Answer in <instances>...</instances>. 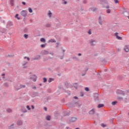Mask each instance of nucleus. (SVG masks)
Here are the masks:
<instances>
[{
    "label": "nucleus",
    "instance_id": "nucleus-11",
    "mask_svg": "<svg viewBox=\"0 0 129 129\" xmlns=\"http://www.w3.org/2000/svg\"><path fill=\"white\" fill-rule=\"evenodd\" d=\"M39 93L36 92H32V97H36V96H39Z\"/></svg>",
    "mask_w": 129,
    "mask_h": 129
},
{
    "label": "nucleus",
    "instance_id": "nucleus-46",
    "mask_svg": "<svg viewBox=\"0 0 129 129\" xmlns=\"http://www.w3.org/2000/svg\"><path fill=\"white\" fill-rule=\"evenodd\" d=\"M45 27L46 28H50V27H51V24H46V25H45Z\"/></svg>",
    "mask_w": 129,
    "mask_h": 129
},
{
    "label": "nucleus",
    "instance_id": "nucleus-34",
    "mask_svg": "<svg viewBox=\"0 0 129 129\" xmlns=\"http://www.w3.org/2000/svg\"><path fill=\"white\" fill-rule=\"evenodd\" d=\"M101 126H102V127H106V126H107V125H106L103 123H101Z\"/></svg>",
    "mask_w": 129,
    "mask_h": 129
},
{
    "label": "nucleus",
    "instance_id": "nucleus-30",
    "mask_svg": "<svg viewBox=\"0 0 129 129\" xmlns=\"http://www.w3.org/2000/svg\"><path fill=\"white\" fill-rule=\"evenodd\" d=\"M24 38H25V39H28V38H29V35L27 34H25L23 35Z\"/></svg>",
    "mask_w": 129,
    "mask_h": 129
},
{
    "label": "nucleus",
    "instance_id": "nucleus-40",
    "mask_svg": "<svg viewBox=\"0 0 129 129\" xmlns=\"http://www.w3.org/2000/svg\"><path fill=\"white\" fill-rule=\"evenodd\" d=\"M28 61H24L23 63H22V66H25V65H27L28 64Z\"/></svg>",
    "mask_w": 129,
    "mask_h": 129
},
{
    "label": "nucleus",
    "instance_id": "nucleus-54",
    "mask_svg": "<svg viewBox=\"0 0 129 129\" xmlns=\"http://www.w3.org/2000/svg\"><path fill=\"white\" fill-rule=\"evenodd\" d=\"M63 2V5H67V1H65V0H62Z\"/></svg>",
    "mask_w": 129,
    "mask_h": 129
},
{
    "label": "nucleus",
    "instance_id": "nucleus-51",
    "mask_svg": "<svg viewBox=\"0 0 129 129\" xmlns=\"http://www.w3.org/2000/svg\"><path fill=\"white\" fill-rule=\"evenodd\" d=\"M114 2L115 3V4H118L119 3L118 0H114Z\"/></svg>",
    "mask_w": 129,
    "mask_h": 129
},
{
    "label": "nucleus",
    "instance_id": "nucleus-37",
    "mask_svg": "<svg viewBox=\"0 0 129 129\" xmlns=\"http://www.w3.org/2000/svg\"><path fill=\"white\" fill-rule=\"evenodd\" d=\"M28 12H29V13H33V10L32 9V8L29 7L28 8Z\"/></svg>",
    "mask_w": 129,
    "mask_h": 129
},
{
    "label": "nucleus",
    "instance_id": "nucleus-31",
    "mask_svg": "<svg viewBox=\"0 0 129 129\" xmlns=\"http://www.w3.org/2000/svg\"><path fill=\"white\" fill-rule=\"evenodd\" d=\"M117 99H118V100H119V101H121V100L123 99V98L120 96H118Z\"/></svg>",
    "mask_w": 129,
    "mask_h": 129
},
{
    "label": "nucleus",
    "instance_id": "nucleus-57",
    "mask_svg": "<svg viewBox=\"0 0 129 129\" xmlns=\"http://www.w3.org/2000/svg\"><path fill=\"white\" fill-rule=\"evenodd\" d=\"M43 109H44V110H45V111H47L48 108H47L46 107H44Z\"/></svg>",
    "mask_w": 129,
    "mask_h": 129
},
{
    "label": "nucleus",
    "instance_id": "nucleus-17",
    "mask_svg": "<svg viewBox=\"0 0 129 129\" xmlns=\"http://www.w3.org/2000/svg\"><path fill=\"white\" fill-rule=\"evenodd\" d=\"M44 99L46 100L45 102H48L49 100H50L51 97L50 96L46 97V98H44Z\"/></svg>",
    "mask_w": 129,
    "mask_h": 129
},
{
    "label": "nucleus",
    "instance_id": "nucleus-53",
    "mask_svg": "<svg viewBox=\"0 0 129 129\" xmlns=\"http://www.w3.org/2000/svg\"><path fill=\"white\" fill-rule=\"evenodd\" d=\"M88 34L89 35H91V29L89 30V31L88 32Z\"/></svg>",
    "mask_w": 129,
    "mask_h": 129
},
{
    "label": "nucleus",
    "instance_id": "nucleus-26",
    "mask_svg": "<svg viewBox=\"0 0 129 129\" xmlns=\"http://www.w3.org/2000/svg\"><path fill=\"white\" fill-rule=\"evenodd\" d=\"M54 80H55L54 79L52 78H49V80H48V82H49V83H51V82L54 81Z\"/></svg>",
    "mask_w": 129,
    "mask_h": 129
},
{
    "label": "nucleus",
    "instance_id": "nucleus-3",
    "mask_svg": "<svg viewBox=\"0 0 129 129\" xmlns=\"http://www.w3.org/2000/svg\"><path fill=\"white\" fill-rule=\"evenodd\" d=\"M94 99L95 101H98L99 100L98 93L94 94Z\"/></svg>",
    "mask_w": 129,
    "mask_h": 129
},
{
    "label": "nucleus",
    "instance_id": "nucleus-21",
    "mask_svg": "<svg viewBox=\"0 0 129 129\" xmlns=\"http://www.w3.org/2000/svg\"><path fill=\"white\" fill-rule=\"evenodd\" d=\"M98 22L100 25H102V21H101V16H99L98 19Z\"/></svg>",
    "mask_w": 129,
    "mask_h": 129
},
{
    "label": "nucleus",
    "instance_id": "nucleus-59",
    "mask_svg": "<svg viewBox=\"0 0 129 129\" xmlns=\"http://www.w3.org/2000/svg\"><path fill=\"white\" fill-rule=\"evenodd\" d=\"M6 76V74H2V76H3V79H5V76Z\"/></svg>",
    "mask_w": 129,
    "mask_h": 129
},
{
    "label": "nucleus",
    "instance_id": "nucleus-43",
    "mask_svg": "<svg viewBox=\"0 0 129 129\" xmlns=\"http://www.w3.org/2000/svg\"><path fill=\"white\" fill-rule=\"evenodd\" d=\"M20 89L25 88L26 87V86L25 85H20Z\"/></svg>",
    "mask_w": 129,
    "mask_h": 129
},
{
    "label": "nucleus",
    "instance_id": "nucleus-45",
    "mask_svg": "<svg viewBox=\"0 0 129 129\" xmlns=\"http://www.w3.org/2000/svg\"><path fill=\"white\" fill-rule=\"evenodd\" d=\"M85 91H87V92L90 91V90L89 89V88H88V87L85 88Z\"/></svg>",
    "mask_w": 129,
    "mask_h": 129
},
{
    "label": "nucleus",
    "instance_id": "nucleus-63",
    "mask_svg": "<svg viewBox=\"0 0 129 129\" xmlns=\"http://www.w3.org/2000/svg\"><path fill=\"white\" fill-rule=\"evenodd\" d=\"M74 99H78V97L77 96H74Z\"/></svg>",
    "mask_w": 129,
    "mask_h": 129
},
{
    "label": "nucleus",
    "instance_id": "nucleus-60",
    "mask_svg": "<svg viewBox=\"0 0 129 129\" xmlns=\"http://www.w3.org/2000/svg\"><path fill=\"white\" fill-rule=\"evenodd\" d=\"M22 5H23V6H26V2H22Z\"/></svg>",
    "mask_w": 129,
    "mask_h": 129
},
{
    "label": "nucleus",
    "instance_id": "nucleus-58",
    "mask_svg": "<svg viewBox=\"0 0 129 129\" xmlns=\"http://www.w3.org/2000/svg\"><path fill=\"white\" fill-rule=\"evenodd\" d=\"M31 108L32 109H35V106H34V105H31Z\"/></svg>",
    "mask_w": 129,
    "mask_h": 129
},
{
    "label": "nucleus",
    "instance_id": "nucleus-42",
    "mask_svg": "<svg viewBox=\"0 0 129 129\" xmlns=\"http://www.w3.org/2000/svg\"><path fill=\"white\" fill-rule=\"evenodd\" d=\"M47 92H48V93H51L52 92V90H51V89H47Z\"/></svg>",
    "mask_w": 129,
    "mask_h": 129
},
{
    "label": "nucleus",
    "instance_id": "nucleus-18",
    "mask_svg": "<svg viewBox=\"0 0 129 129\" xmlns=\"http://www.w3.org/2000/svg\"><path fill=\"white\" fill-rule=\"evenodd\" d=\"M89 114H94L95 113V111H94V109H92L89 112Z\"/></svg>",
    "mask_w": 129,
    "mask_h": 129
},
{
    "label": "nucleus",
    "instance_id": "nucleus-55",
    "mask_svg": "<svg viewBox=\"0 0 129 129\" xmlns=\"http://www.w3.org/2000/svg\"><path fill=\"white\" fill-rule=\"evenodd\" d=\"M64 55H65V53H63L62 55L60 57L61 60H63V58H64Z\"/></svg>",
    "mask_w": 129,
    "mask_h": 129
},
{
    "label": "nucleus",
    "instance_id": "nucleus-5",
    "mask_svg": "<svg viewBox=\"0 0 129 129\" xmlns=\"http://www.w3.org/2000/svg\"><path fill=\"white\" fill-rule=\"evenodd\" d=\"M37 78H38V77H37L36 75H33L30 78V79H32L34 82H36L37 81Z\"/></svg>",
    "mask_w": 129,
    "mask_h": 129
},
{
    "label": "nucleus",
    "instance_id": "nucleus-16",
    "mask_svg": "<svg viewBox=\"0 0 129 129\" xmlns=\"http://www.w3.org/2000/svg\"><path fill=\"white\" fill-rule=\"evenodd\" d=\"M125 52H129V47L127 45L125 46V47L123 49Z\"/></svg>",
    "mask_w": 129,
    "mask_h": 129
},
{
    "label": "nucleus",
    "instance_id": "nucleus-25",
    "mask_svg": "<svg viewBox=\"0 0 129 129\" xmlns=\"http://www.w3.org/2000/svg\"><path fill=\"white\" fill-rule=\"evenodd\" d=\"M6 111L9 113H11V112H13V110L11 108H8L6 109Z\"/></svg>",
    "mask_w": 129,
    "mask_h": 129
},
{
    "label": "nucleus",
    "instance_id": "nucleus-32",
    "mask_svg": "<svg viewBox=\"0 0 129 129\" xmlns=\"http://www.w3.org/2000/svg\"><path fill=\"white\" fill-rule=\"evenodd\" d=\"M116 103H117V101H114L112 102L111 104H112V105H115V104H116Z\"/></svg>",
    "mask_w": 129,
    "mask_h": 129
},
{
    "label": "nucleus",
    "instance_id": "nucleus-15",
    "mask_svg": "<svg viewBox=\"0 0 129 129\" xmlns=\"http://www.w3.org/2000/svg\"><path fill=\"white\" fill-rule=\"evenodd\" d=\"M12 26H14V24H13V22L9 21L7 24V26L12 27Z\"/></svg>",
    "mask_w": 129,
    "mask_h": 129
},
{
    "label": "nucleus",
    "instance_id": "nucleus-62",
    "mask_svg": "<svg viewBox=\"0 0 129 129\" xmlns=\"http://www.w3.org/2000/svg\"><path fill=\"white\" fill-rule=\"evenodd\" d=\"M100 2H101V3H105V0H99Z\"/></svg>",
    "mask_w": 129,
    "mask_h": 129
},
{
    "label": "nucleus",
    "instance_id": "nucleus-9",
    "mask_svg": "<svg viewBox=\"0 0 129 129\" xmlns=\"http://www.w3.org/2000/svg\"><path fill=\"white\" fill-rule=\"evenodd\" d=\"M20 111L23 112V113H25V112H27L28 110H26V108L24 106H21Z\"/></svg>",
    "mask_w": 129,
    "mask_h": 129
},
{
    "label": "nucleus",
    "instance_id": "nucleus-1",
    "mask_svg": "<svg viewBox=\"0 0 129 129\" xmlns=\"http://www.w3.org/2000/svg\"><path fill=\"white\" fill-rule=\"evenodd\" d=\"M123 11L122 14H123V15H124V16H125V17H126V18H128L129 12L127 11V9L123 7Z\"/></svg>",
    "mask_w": 129,
    "mask_h": 129
},
{
    "label": "nucleus",
    "instance_id": "nucleus-38",
    "mask_svg": "<svg viewBox=\"0 0 129 129\" xmlns=\"http://www.w3.org/2000/svg\"><path fill=\"white\" fill-rule=\"evenodd\" d=\"M4 87H9V83H5L4 84Z\"/></svg>",
    "mask_w": 129,
    "mask_h": 129
},
{
    "label": "nucleus",
    "instance_id": "nucleus-39",
    "mask_svg": "<svg viewBox=\"0 0 129 129\" xmlns=\"http://www.w3.org/2000/svg\"><path fill=\"white\" fill-rule=\"evenodd\" d=\"M28 28L26 27L24 29L23 32L24 33H27L28 32Z\"/></svg>",
    "mask_w": 129,
    "mask_h": 129
},
{
    "label": "nucleus",
    "instance_id": "nucleus-33",
    "mask_svg": "<svg viewBox=\"0 0 129 129\" xmlns=\"http://www.w3.org/2000/svg\"><path fill=\"white\" fill-rule=\"evenodd\" d=\"M46 45H47V43L43 44L40 45L41 48H45L46 47Z\"/></svg>",
    "mask_w": 129,
    "mask_h": 129
},
{
    "label": "nucleus",
    "instance_id": "nucleus-6",
    "mask_svg": "<svg viewBox=\"0 0 129 129\" xmlns=\"http://www.w3.org/2000/svg\"><path fill=\"white\" fill-rule=\"evenodd\" d=\"M116 93L117 94H121V95H125V93H124V91H121L120 90H117L116 91Z\"/></svg>",
    "mask_w": 129,
    "mask_h": 129
},
{
    "label": "nucleus",
    "instance_id": "nucleus-48",
    "mask_svg": "<svg viewBox=\"0 0 129 129\" xmlns=\"http://www.w3.org/2000/svg\"><path fill=\"white\" fill-rule=\"evenodd\" d=\"M26 108L28 109V110H31V107L29 105L26 106Z\"/></svg>",
    "mask_w": 129,
    "mask_h": 129
},
{
    "label": "nucleus",
    "instance_id": "nucleus-47",
    "mask_svg": "<svg viewBox=\"0 0 129 129\" xmlns=\"http://www.w3.org/2000/svg\"><path fill=\"white\" fill-rule=\"evenodd\" d=\"M106 13H107V14H110V13H111V11H110V9H107L106 10Z\"/></svg>",
    "mask_w": 129,
    "mask_h": 129
},
{
    "label": "nucleus",
    "instance_id": "nucleus-27",
    "mask_svg": "<svg viewBox=\"0 0 129 129\" xmlns=\"http://www.w3.org/2000/svg\"><path fill=\"white\" fill-rule=\"evenodd\" d=\"M46 120H51V116L50 115H47L45 117Z\"/></svg>",
    "mask_w": 129,
    "mask_h": 129
},
{
    "label": "nucleus",
    "instance_id": "nucleus-61",
    "mask_svg": "<svg viewBox=\"0 0 129 129\" xmlns=\"http://www.w3.org/2000/svg\"><path fill=\"white\" fill-rule=\"evenodd\" d=\"M83 4H87V1L86 0H84Z\"/></svg>",
    "mask_w": 129,
    "mask_h": 129
},
{
    "label": "nucleus",
    "instance_id": "nucleus-4",
    "mask_svg": "<svg viewBox=\"0 0 129 129\" xmlns=\"http://www.w3.org/2000/svg\"><path fill=\"white\" fill-rule=\"evenodd\" d=\"M21 15L22 16V17H27V15H28V11L26 10H23L21 11Z\"/></svg>",
    "mask_w": 129,
    "mask_h": 129
},
{
    "label": "nucleus",
    "instance_id": "nucleus-14",
    "mask_svg": "<svg viewBox=\"0 0 129 129\" xmlns=\"http://www.w3.org/2000/svg\"><path fill=\"white\" fill-rule=\"evenodd\" d=\"M95 43H96L95 40H91V42H90V45L91 46H95Z\"/></svg>",
    "mask_w": 129,
    "mask_h": 129
},
{
    "label": "nucleus",
    "instance_id": "nucleus-12",
    "mask_svg": "<svg viewBox=\"0 0 129 129\" xmlns=\"http://www.w3.org/2000/svg\"><path fill=\"white\" fill-rule=\"evenodd\" d=\"M17 125H19V126L23 125V120L21 119L18 120L17 122Z\"/></svg>",
    "mask_w": 129,
    "mask_h": 129
},
{
    "label": "nucleus",
    "instance_id": "nucleus-41",
    "mask_svg": "<svg viewBox=\"0 0 129 129\" xmlns=\"http://www.w3.org/2000/svg\"><path fill=\"white\" fill-rule=\"evenodd\" d=\"M117 79H118V80H122V77H121V76H119L117 77Z\"/></svg>",
    "mask_w": 129,
    "mask_h": 129
},
{
    "label": "nucleus",
    "instance_id": "nucleus-52",
    "mask_svg": "<svg viewBox=\"0 0 129 129\" xmlns=\"http://www.w3.org/2000/svg\"><path fill=\"white\" fill-rule=\"evenodd\" d=\"M70 113H66L64 114L63 116H67L68 115H70Z\"/></svg>",
    "mask_w": 129,
    "mask_h": 129
},
{
    "label": "nucleus",
    "instance_id": "nucleus-19",
    "mask_svg": "<svg viewBox=\"0 0 129 129\" xmlns=\"http://www.w3.org/2000/svg\"><path fill=\"white\" fill-rule=\"evenodd\" d=\"M90 10H91V11H92V12H95L97 11V9L95 7L90 8Z\"/></svg>",
    "mask_w": 129,
    "mask_h": 129
},
{
    "label": "nucleus",
    "instance_id": "nucleus-35",
    "mask_svg": "<svg viewBox=\"0 0 129 129\" xmlns=\"http://www.w3.org/2000/svg\"><path fill=\"white\" fill-rule=\"evenodd\" d=\"M47 15L48 17L51 18V17H52V13L51 12V11H49V13L47 14Z\"/></svg>",
    "mask_w": 129,
    "mask_h": 129
},
{
    "label": "nucleus",
    "instance_id": "nucleus-36",
    "mask_svg": "<svg viewBox=\"0 0 129 129\" xmlns=\"http://www.w3.org/2000/svg\"><path fill=\"white\" fill-rule=\"evenodd\" d=\"M64 86H66V87H67V88H68V86H69V84L68 83V82H66L64 83Z\"/></svg>",
    "mask_w": 129,
    "mask_h": 129
},
{
    "label": "nucleus",
    "instance_id": "nucleus-49",
    "mask_svg": "<svg viewBox=\"0 0 129 129\" xmlns=\"http://www.w3.org/2000/svg\"><path fill=\"white\" fill-rule=\"evenodd\" d=\"M14 128V124H12L11 125L9 126V128Z\"/></svg>",
    "mask_w": 129,
    "mask_h": 129
},
{
    "label": "nucleus",
    "instance_id": "nucleus-24",
    "mask_svg": "<svg viewBox=\"0 0 129 129\" xmlns=\"http://www.w3.org/2000/svg\"><path fill=\"white\" fill-rule=\"evenodd\" d=\"M40 42H42V43H46V39L44 38H41L40 39Z\"/></svg>",
    "mask_w": 129,
    "mask_h": 129
},
{
    "label": "nucleus",
    "instance_id": "nucleus-56",
    "mask_svg": "<svg viewBox=\"0 0 129 129\" xmlns=\"http://www.w3.org/2000/svg\"><path fill=\"white\" fill-rule=\"evenodd\" d=\"M80 96H81V97H83V96H84V94L83 93V92H81V95H80Z\"/></svg>",
    "mask_w": 129,
    "mask_h": 129
},
{
    "label": "nucleus",
    "instance_id": "nucleus-20",
    "mask_svg": "<svg viewBox=\"0 0 129 129\" xmlns=\"http://www.w3.org/2000/svg\"><path fill=\"white\" fill-rule=\"evenodd\" d=\"M43 55H48L49 54V51L44 50V52H42Z\"/></svg>",
    "mask_w": 129,
    "mask_h": 129
},
{
    "label": "nucleus",
    "instance_id": "nucleus-10",
    "mask_svg": "<svg viewBox=\"0 0 129 129\" xmlns=\"http://www.w3.org/2000/svg\"><path fill=\"white\" fill-rule=\"evenodd\" d=\"M40 59H41V55H39L38 56H36L34 58H32L31 59V61H35L36 60L38 61L39 60H40Z\"/></svg>",
    "mask_w": 129,
    "mask_h": 129
},
{
    "label": "nucleus",
    "instance_id": "nucleus-28",
    "mask_svg": "<svg viewBox=\"0 0 129 129\" xmlns=\"http://www.w3.org/2000/svg\"><path fill=\"white\" fill-rule=\"evenodd\" d=\"M14 0H10V4L12 7H14Z\"/></svg>",
    "mask_w": 129,
    "mask_h": 129
},
{
    "label": "nucleus",
    "instance_id": "nucleus-22",
    "mask_svg": "<svg viewBox=\"0 0 129 129\" xmlns=\"http://www.w3.org/2000/svg\"><path fill=\"white\" fill-rule=\"evenodd\" d=\"M48 43H56V40H55V39H51L48 40Z\"/></svg>",
    "mask_w": 129,
    "mask_h": 129
},
{
    "label": "nucleus",
    "instance_id": "nucleus-23",
    "mask_svg": "<svg viewBox=\"0 0 129 129\" xmlns=\"http://www.w3.org/2000/svg\"><path fill=\"white\" fill-rule=\"evenodd\" d=\"M104 105L103 104H99L97 106L98 108H101V107H103Z\"/></svg>",
    "mask_w": 129,
    "mask_h": 129
},
{
    "label": "nucleus",
    "instance_id": "nucleus-29",
    "mask_svg": "<svg viewBox=\"0 0 129 129\" xmlns=\"http://www.w3.org/2000/svg\"><path fill=\"white\" fill-rule=\"evenodd\" d=\"M15 18H16V19H17V20H21V18L19 17V14H16Z\"/></svg>",
    "mask_w": 129,
    "mask_h": 129
},
{
    "label": "nucleus",
    "instance_id": "nucleus-8",
    "mask_svg": "<svg viewBox=\"0 0 129 129\" xmlns=\"http://www.w3.org/2000/svg\"><path fill=\"white\" fill-rule=\"evenodd\" d=\"M114 36H115V37H116V39H117V40H122V38L119 36H118V33L117 32H115L114 33Z\"/></svg>",
    "mask_w": 129,
    "mask_h": 129
},
{
    "label": "nucleus",
    "instance_id": "nucleus-13",
    "mask_svg": "<svg viewBox=\"0 0 129 129\" xmlns=\"http://www.w3.org/2000/svg\"><path fill=\"white\" fill-rule=\"evenodd\" d=\"M76 120H77V118L75 117H72L70 119V121L71 122H74L75 121H76Z\"/></svg>",
    "mask_w": 129,
    "mask_h": 129
},
{
    "label": "nucleus",
    "instance_id": "nucleus-2",
    "mask_svg": "<svg viewBox=\"0 0 129 129\" xmlns=\"http://www.w3.org/2000/svg\"><path fill=\"white\" fill-rule=\"evenodd\" d=\"M58 88L59 89H62V90H63L64 92H66V93H68V95H71V93H70V91H66V90H65V89L62 86V85H59V86H58Z\"/></svg>",
    "mask_w": 129,
    "mask_h": 129
},
{
    "label": "nucleus",
    "instance_id": "nucleus-50",
    "mask_svg": "<svg viewBox=\"0 0 129 129\" xmlns=\"http://www.w3.org/2000/svg\"><path fill=\"white\" fill-rule=\"evenodd\" d=\"M73 59H74V60H78V57L76 56H74V57H73Z\"/></svg>",
    "mask_w": 129,
    "mask_h": 129
},
{
    "label": "nucleus",
    "instance_id": "nucleus-64",
    "mask_svg": "<svg viewBox=\"0 0 129 129\" xmlns=\"http://www.w3.org/2000/svg\"><path fill=\"white\" fill-rule=\"evenodd\" d=\"M74 87L75 88H76V89H77V88L78 87V85L74 86Z\"/></svg>",
    "mask_w": 129,
    "mask_h": 129
},
{
    "label": "nucleus",
    "instance_id": "nucleus-44",
    "mask_svg": "<svg viewBox=\"0 0 129 129\" xmlns=\"http://www.w3.org/2000/svg\"><path fill=\"white\" fill-rule=\"evenodd\" d=\"M43 83H46V82H47V78H43Z\"/></svg>",
    "mask_w": 129,
    "mask_h": 129
},
{
    "label": "nucleus",
    "instance_id": "nucleus-7",
    "mask_svg": "<svg viewBox=\"0 0 129 129\" xmlns=\"http://www.w3.org/2000/svg\"><path fill=\"white\" fill-rule=\"evenodd\" d=\"M54 118L55 119H58V117L60 116V113H59L58 111H55L54 112Z\"/></svg>",
    "mask_w": 129,
    "mask_h": 129
}]
</instances>
